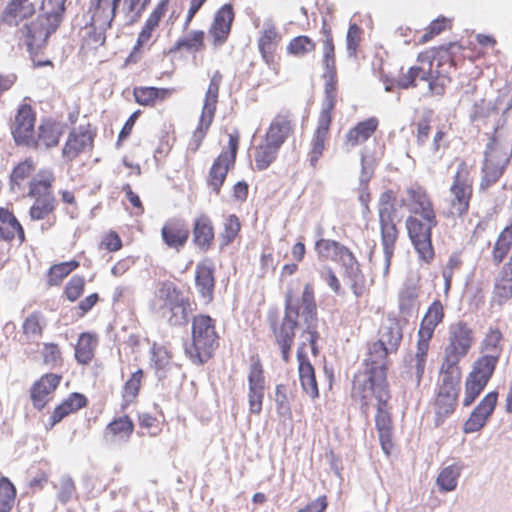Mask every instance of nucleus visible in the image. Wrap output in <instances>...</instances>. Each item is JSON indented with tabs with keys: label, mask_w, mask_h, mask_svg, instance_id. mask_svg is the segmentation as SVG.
<instances>
[{
	"label": "nucleus",
	"mask_w": 512,
	"mask_h": 512,
	"mask_svg": "<svg viewBox=\"0 0 512 512\" xmlns=\"http://www.w3.org/2000/svg\"><path fill=\"white\" fill-rule=\"evenodd\" d=\"M465 47L457 41L427 48L417 54L416 65L401 72L396 83L401 89L415 88L417 81L428 83L431 96H442L452 82V73L464 61Z\"/></svg>",
	"instance_id": "f257e3e1"
},
{
	"label": "nucleus",
	"mask_w": 512,
	"mask_h": 512,
	"mask_svg": "<svg viewBox=\"0 0 512 512\" xmlns=\"http://www.w3.org/2000/svg\"><path fill=\"white\" fill-rule=\"evenodd\" d=\"M351 399L365 416H368L371 406L375 405V427L381 447L385 454L389 455L393 448L394 425L387 375L382 372L359 371L353 379Z\"/></svg>",
	"instance_id": "f03ea898"
},
{
	"label": "nucleus",
	"mask_w": 512,
	"mask_h": 512,
	"mask_svg": "<svg viewBox=\"0 0 512 512\" xmlns=\"http://www.w3.org/2000/svg\"><path fill=\"white\" fill-rule=\"evenodd\" d=\"M322 63L325 68L324 99L307 151V161L313 169L318 168L319 161L329 146L338 93L336 58H322Z\"/></svg>",
	"instance_id": "7ed1b4c3"
},
{
	"label": "nucleus",
	"mask_w": 512,
	"mask_h": 512,
	"mask_svg": "<svg viewBox=\"0 0 512 512\" xmlns=\"http://www.w3.org/2000/svg\"><path fill=\"white\" fill-rule=\"evenodd\" d=\"M445 307L440 299H435L423 315L416 335L415 352L407 361V374L412 383L419 387L428 361L431 342L437 327L445 319Z\"/></svg>",
	"instance_id": "20e7f679"
},
{
	"label": "nucleus",
	"mask_w": 512,
	"mask_h": 512,
	"mask_svg": "<svg viewBox=\"0 0 512 512\" xmlns=\"http://www.w3.org/2000/svg\"><path fill=\"white\" fill-rule=\"evenodd\" d=\"M396 200L397 193L392 189H387L380 194L377 205L380 241L383 248L386 272L390 268L400 235Z\"/></svg>",
	"instance_id": "39448f33"
},
{
	"label": "nucleus",
	"mask_w": 512,
	"mask_h": 512,
	"mask_svg": "<svg viewBox=\"0 0 512 512\" xmlns=\"http://www.w3.org/2000/svg\"><path fill=\"white\" fill-rule=\"evenodd\" d=\"M474 344L475 332L468 322L459 320L450 324L439 369L462 374L460 362L470 353Z\"/></svg>",
	"instance_id": "423d86ee"
},
{
	"label": "nucleus",
	"mask_w": 512,
	"mask_h": 512,
	"mask_svg": "<svg viewBox=\"0 0 512 512\" xmlns=\"http://www.w3.org/2000/svg\"><path fill=\"white\" fill-rule=\"evenodd\" d=\"M439 376L435 394L431 401L435 427L443 425L456 411L462 374L439 369Z\"/></svg>",
	"instance_id": "0eeeda50"
},
{
	"label": "nucleus",
	"mask_w": 512,
	"mask_h": 512,
	"mask_svg": "<svg viewBox=\"0 0 512 512\" xmlns=\"http://www.w3.org/2000/svg\"><path fill=\"white\" fill-rule=\"evenodd\" d=\"M473 172V164L464 159L458 161L449 188L448 216L463 217L469 212L474 192Z\"/></svg>",
	"instance_id": "6e6552de"
},
{
	"label": "nucleus",
	"mask_w": 512,
	"mask_h": 512,
	"mask_svg": "<svg viewBox=\"0 0 512 512\" xmlns=\"http://www.w3.org/2000/svg\"><path fill=\"white\" fill-rule=\"evenodd\" d=\"M217 346V334L209 316L198 315L192 323V341L185 346L187 356L197 364H203Z\"/></svg>",
	"instance_id": "1a4fd4ad"
},
{
	"label": "nucleus",
	"mask_w": 512,
	"mask_h": 512,
	"mask_svg": "<svg viewBox=\"0 0 512 512\" xmlns=\"http://www.w3.org/2000/svg\"><path fill=\"white\" fill-rule=\"evenodd\" d=\"M438 225L437 216L416 217L409 215L405 220L407 235L418 254V258L430 264L435 258L432 230Z\"/></svg>",
	"instance_id": "9d476101"
},
{
	"label": "nucleus",
	"mask_w": 512,
	"mask_h": 512,
	"mask_svg": "<svg viewBox=\"0 0 512 512\" xmlns=\"http://www.w3.org/2000/svg\"><path fill=\"white\" fill-rule=\"evenodd\" d=\"M43 15H39L30 24L25 25L27 45L30 49L42 48L51 34L59 27L62 21V9L56 8V12L49 6V2H42Z\"/></svg>",
	"instance_id": "9b49d317"
},
{
	"label": "nucleus",
	"mask_w": 512,
	"mask_h": 512,
	"mask_svg": "<svg viewBox=\"0 0 512 512\" xmlns=\"http://www.w3.org/2000/svg\"><path fill=\"white\" fill-rule=\"evenodd\" d=\"M497 360L491 357L480 356L473 364L464 383L463 407H470L479 397L492 378L498 365Z\"/></svg>",
	"instance_id": "f8f14e48"
},
{
	"label": "nucleus",
	"mask_w": 512,
	"mask_h": 512,
	"mask_svg": "<svg viewBox=\"0 0 512 512\" xmlns=\"http://www.w3.org/2000/svg\"><path fill=\"white\" fill-rule=\"evenodd\" d=\"M497 360L491 357L480 356L473 364L464 383L463 407H470L479 397L492 378L498 365Z\"/></svg>",
	"instance_id": "ddd939ff"
},
{
	"label": "nucleus",
	"mask_w": 512,
	"mask_h": 512,
	"mask_svg": "<svg viewBox=\"0 0 512 512\" xmlns=\"http://www.w3.org/2000/svg\"><path fill=\"white\" fill-rule=\"evenodd\" d=\"M510 162V154L504 151L497 143L488 145L482 167V178L479 184L480 191H486L494 185L504 174Z\"/></svg>",
	"instance_id": "4468645a"
},
{
	"label": "nucleus",
	"mask_w": 512,
	"mask_h": 512,
	"mask_svg": "<svg viewBox=\"0 0 512 512\" xmlns=\"http://www.w3.org/2000/svg\"><path fill=\"white\" fill-rule=\"evenodd\" d=\"M52 181V173L44 171L39 179H34L30 184L29 195L36 198L30 209V217L33 220L45 218L54 209V196L49 190Z\"/></svg>",
	"instance_id": "2eb2a0df"
},
{
	"label": "nucleus",
	"mask_w": 512,
	"mask_h": 512,
	"mask_svg": "<svg viewBox=\"0 0 512 512\" xmlns=\"http://www.w3.org/2000/svg\"><path fill=\"white\" fill-rule=\"evenodd\" d=\"M238 150V136L229 134L228 149L223 151L213 162L207 177L208 186L218 194L228 171L234 167Z\"/></svg>",
	"instance_id": "dca6fc26"
},
{
	"label": "nucleus",
	"mask_w": 512,
	"mask_h": 512,
	"mask_svg": "<svg viewBox=\"0 0 512 512\" xmlns=\"http://www.w3.org/2000/svg\"><path fill=\"white\" fill-rule=\"evenodd\" d=\"M282 34L274 23H265L258 38V49L262 59L272 71L273 76L280 72V56L277 54Z\"/></svg>",
	"instance_id": "f3484780"
},
{
	"label": "nucleus",
	"mask_w": 512,
	"mask_h": 512,
	"mask_svg": "<svg viewBox=\"0 0 512 512\" xmlns=\"http://www.w3.org/2000/svg\"><path fill=\"white\" fill-rule=\"evenodd\" d=\"M221 82V75L216 73L210 80L209 87L206 91L205 100L203 104L202 114L200 117L199 125L193 134V138L196 141V148L199 147L202 139L205 136L206 131L210 127L216 105L218 101L219 86Z\"/></svg>",
	"instance_id": "a211bd4d"
},
{
	"label": "nucleus",
	"mask_w": 512,
	"mask_h": 512,
	"mask_svg": "<svg viewBox=\"0 0 512 512\" xmlns=\"http://www.w3.org/2000/svg\"><path fill=\"white\" fill-rule=\"evenodd\" d=\"M298 314L297 310L287 308L282 321L279 324L276 322L272 323L275 340L281 350L282 359L285 363L290 361V352L294 342Z\"/></svg>",
	"instance_id": "6ab92c4d"
},
{
	"label": "nucleus",
	"mask_w": 512,
	"mask_h": 512,
	"mask_svg": "<svg viewBox=\"0 0 512 512\" xmlns=\"http://www.w3.org/2000/svg\"><path fill=\"white\" fill-rule=\"evenodd\" d=\"M498 402V392L487 393L478 405L472 410L463 424V432L470 434L480 431L493 414Z\"/></svg>",
	"instance_id": "aec40b11"
},
{
	"label": "nucleus",
	"mask_w": 512,
	"mask_h": 512,
	"mask_svg": "<svg viewBox=\"0 0 512 512\" xmlns=\"http://www.w3.org/2000/svg\"><path fill=\"white\" fill-rule=\"evenodd\" d=\"M403 204L410 215L416 217L437 216L431 195L421 185L416 184L406 189V199Z\"/></svg>",
	"instance_id": "412c9836"
},
{
	"label": "nucleus",
	"mask_w": 512,
	"mask_h": 512,
	"mask_svg": "<svg viewBox=\"0 0 512 512\" xmlns=\"http://www.w3.org/2000/svg\"><path fill=\"white\" fill-rule=\"evenodd\" d=\"M35 114L29 105H22L12 125V134L17 144L34 146L36 137L34 134Z\"/></svg>",
	"instance_id": "4be33fe9"
},
{
	"label": "nucleus",
	"mask_w": 512,
	"mask_h": 512,
	"mask_svg": "<svg viewBox=\"0 0 512 512\" xmlns=\"http://www.w3.org/2000/svg\"><path fill=\"white\" fill-rule=\"evenodd\" d=\"M315 250L319 256L338 262L344 268L356 267V257L353 252L336 240L319 239L315 243Z\"/></svg>",
	"instance_id": "5701e85b"
},
{
	"label": "nucleus",
	"mask_w": 512,
	"mask_h": 512,
	"mask_svg": "<svg viewBox=\"0 0 512 512\" xmlns=\"http://www.w3.org/2000/svg\"><path fill=\"white\" fill-rule=\"evenodd\" d=\"M298 374L303 391L311 399L319 397V388L315 375V368L306 353V343H301L297 349Z\"/></svg>",
	"instance_id": "b1692460"
},
{
	"label": "nucleus",
	"mask_w": 512,
	"mask_h": 512,
	"mask_svg": "<svg viewBox=\"0 0 512 512\" xmlns=\"http://www.w3.org/2000/svg\"><path fill=\"white\" fill-rule=\"evenodd\" d=\"M507 257L493 284L491 299L498 306H503L512 299V249Z\"/></svg>",
	"instance_id": "393cba45"
},
{
	"label": "nucleus",
	"mask_w": 512,
	"mask_h": 512,
	"mask_svg": "<svg viewBox=\"0 0 512 512\" xmlns=\"http://www.w3.org/2000/svg\"><path fill=\"white\" fill-rule=\"evenodd\" d=\"M294 131L295 123L292 114L278 113L271 121L264 139L280 148L294 134Z\"/></svg>",
	"instance_id": "a878e982"
},
{
	"label": "nucleus",
	"mask_w": 512,
	"mask_h": 512,
	"mask_svg": "<svg viewBox=\"0 0 512 512\" xmlns=\"http://www.w3.org/2000/svg\"><path fill=\"white\" fill-rule=\"evenodd\" d=\"M379 120L376 117H369L357 122L345 134L343 146L351 150L367 142L378 130Z\"/></svg>",
	"instance_id": "bb28decb"
},
{
	"label": "nucleus",
	"mask_w": 512,
	"mask_h": 512,
	"mask_svg": "<svg viewBox=\"0 0 512 512\" xmlns=\"http://www.w3.org/2000/svg\"><path fill=\"white\" fill-rule=\"evenodd\" d=\"M66 0H43L42 2H49V6L56 12L57 7H61L62 14L65 11ZM35 12V5L30 0H12L6 10L5 19L10 24H18L19 20L30 17Z\"/></svg>",
	"instance_id": "cd10ccee"
},
{
	"label": "nucleus",
	"mask_w": 512,
	"mask_h": 512,
	"mask_svg": "<svg viewBox=\"0 0 512 512\" xmlns=\"http://www.w3.org/2000/svg\"><path fill=\"white\" fill-rule=\"evenodd\" d=\"M378 343L396 353L403 340V326L395 315H389L378 330Z\"/></svg>",
	"instance_id": "c85d7f7f"
},
{
	"label": "nucleus",
	"mask_w": 512,
	"mask_h": 512,
	"mask_svg": "<svg viewBox=\"0 0 512 512\" xmlns=\"http://www.w3.org/2000/svg\"><path fill=\"white\" fill-rule=\"evenodd\" d=\"M92 143V132L88 128L80 126L69 133L67 141L62 149V156L67 161H71L87 148H90Z\"/></svg>",
	"instance_id": "c756f323"
},
{
	"label": "nucleus",
	"mask_w": 512,
	"mask_h": 512,
	"mask_svg": "<svg viewBox=\"0 0 512 512\" xmlns=\"http://www.w3.org/2000/svg\"><path fill=\"white\" fill-rule=\"evenodd\" d=\"M157 297L164 301L165 307L170 309L175 318V324L185 320L184 299L173 283H163L157 292Z\"/></svg>",
	"instance_id": "7c9ffc66"
},
{
	"label": "nucleus",
	"mask_w": 512,
	"mask_h": 512,
	"mask_svg": "<svg viewBox=\"0 0 512 512\" xmlns=\"http://www.w3.org/2000/svg\"><path fill=\"white\" fill-rule=\"evenodd\" d=\"M390 353H392L391 350H388L377 341L370 343L364 360V372H382L384 375H387L389 367L388 355Z\"/></svg>",
	"instance_id": "2f4dec72"
},
{
	"label": "nucleus",
	"mask_w": 512,
	"mask_h": 512,
	"mask_svg": "<svg viewBox=\"0 0 512 512\" xmlns=\"http://www.w3.org/2000/svg\"><path fill=\"white\" fill-rule=\"evenodd\" d=\"M134 424L128 416L110 422L104 432V439L110 445L127 443L133 433Z\"/></svg>",
	"instance_id": "473e14b6"
},
{
	"label": "nucleus",
	"mask_w": 512,
	"mask_h": 512,
	"mask_svg": "<svg viewBox=\"0 0 512 512\" xmlns=\"http://www.w3.org/2000/svg\"><path fill=\"white\" fill-rule=\"evenodd\" d=\"M234 19L232 6L229 4L221 7L215 14L213 24L210 28V34L213 36L214 45H222L231 29V24Z\"/></svg>",
	"instance_id": "72a5a7b5"
},
{
	"label": "nucleus",
	"mask_w": 512,
	"mask_h": 512,
	"mask_svg": "<svg viewBox=\"0 0 512 512\" xmlns=\"http://www.w3.org/2000/svg\"><path fill=\"white\" fill-rule=\"evenodd\" d=\"M504 334L499 327L490 326L480 342L481 356L499 361L504 350Z\"/></svg>",
	"instance_id": "f704fd0d"
},
{
	"label": "nucleus",
	"mask_w": 512,
	"mask_h": 512,
	"mask_svg": "<svg viewBox=\"0 0 512 512\" xmlns=\"http://www.w3.org/2000/svg\"><path fill=\"white\" fill-rule=\"evenodd\" d=\"M61 380V376L57 374H46L37 381L31 390V398L34 406L41 409L49 400V396L57 388Z\"/></svg>",
	"instance_id": "c9c22d12"
},
{
	"label": "nucleus",
	"mask_w": 512,
	"mask_h": 512,
	"mask_svg": "<svg viewBox=\"0 0 512 512\" xmlns=\"http://www.w3.org/2000/svg\"><path fill=\"white\" fill-rule=\"evenodd\" d=\"M421 290L420 278H409L405 281L398 297L399 312L410 315L416 306Z\"/></svg>",
	"instance_id": "e433bc0d"
},
{
	"label": "nucleus",
	"mask_w": 512,
	"mask_h": 512,
	"mask_svg": "<svg viewBox=\"0 0 512 512\" xmlns=\"http://www.w3.org/2000/svg\"><path fill=\"white\" fill-rule=\"evenodd\" d=\"M512 249V215L506 226L496 238L491 250V260L495 266H499L508 256Z\"/></svg>",
	"instance_id": "4c0bfd02"
},
{
	"label": "nucleus",
	"mask_w": 512,
	"mask_h": 512,
	"mask_svg": "<svg viewBox=\"0 0 512 512\" xmlns=\"http://www.w3.org/2000/svg\"><path fill=\"white\" fill-rule=\"evenodd\" d=\"M162 238L166 245L171 248L179 249L189 237V230L180 220L168 221L161 230Z\"/></svg>",
	"instance_id": "58836bf2"
},
{
	"label": "nucleus",
	"mask_w": 512,
	"mask_h": 512,
	"mask_svg": "<svg viewBox=\"0 0 512 512\" xmlns=\"http://www.w3.org/2000/svg\"><path fill=\"white\" fill-rule=\"evenodd\" d=\"M66 125L58 122H45L38 128L36 144L33 147L44 146L46 149L58 144L60 137L65 133Z\"/></svg>",
	"instance_id": "ea45409f"
},
{
	"label": "nucleus",
	"mask_w": 512,
	"mask_h": 512,
	"mask_svg": "<svg viewBox=\"0 0 512 512\" xmlns=\"http://www.w3.org/2000/svg\"><path fill=\"white\" fill-rule=\"evenodd\" d=\"M214 266L206 260L197 266L196 270V287L205 301L212 299L214 289Z\"/></svg>",
	"instance_id": "a19ab883"
},
{
	"label": "nucleus",
	"mask_w": 512,
	"mask_h": 512,
	"mask_svg": "<svg viewBox=\"0 0 512 512\" xmlns=\"http://www.w3.org/2000/svg\"><path fill=\"white\" fill-rule=\"evenodd\" d=\"M193 235L194 242L199 248L204 250L209 248L214 238V233L212 223L207 216L201 215L196 219Z\"/></svg>",
	"instance_id": "79ce46f5"
},
{
	"label": "nucleus",
	"mask_w": 512,
	"mask_h": 512,
	"mask_svg": "<svg viewBox=\"0 0 512 512\" xmlns=\"http://www.w3.org/2000/svg\"><path fill=\"white\" fill-rule=\"evenodd\" d=\"M86 405V398L79 393H73L68 399L62 402L53 412L51 425L60 422L68 414L77 411Z\"/></svg>",
	"instance_id": "37998d69"
},
{
	"label": "nucleus",
	"mask_w": 512,
	"mask_h": 512,
	"mask_svg": "<svg viewBox=\"0 0 512 512\" xmlns=\"http://www.w3.org/2000/svg\"><path fill=\"white\" fill-rule=\"evenodd\" d=\"M286 51L290 56L304 58L316 51V42L307 35H299L288 42Z\"/></svg>",
	"instance_id": "c03bdc74"
},
{
	"label": "nucleus",
	"mask_w": 512,
	"mask_h": 512,
	"mask_svg": "<svg viewBox=\"0 0 512 512\" xmlns=\"http://www.w3.org/2000/svg\"><path fill=\"white\" fill-rule=\"evenodd\" d=\"M452 26L453 20L451 18L445 17L443 15L438 16L436 19L432 20L425 28L424 33L418 39V44L423 45L432 41L443 32L451 30Z\"/></svg>",
	"instance_id": "a18cd8bd"
},
{
	"label": "nucleus",
	"mask_w": 512,
	"mask_h": 512,
	"mask_svg": "<svg viewBox=\"0 0 512 512\" xmlns=\"http://www.w3.org/2000/svg\"><path fill=\"white\" fill-rule=\"evenodd\" d=\"M96 346L97 338L95 335L90 333H82L79 336L78 343L75 347V357L78 362L83 364L88 363L94 355Z\"/></svg>",
	"instance_id": "49530a36"
},
{
	"label": "nucleus",
	"mask_w": 512,
	"mask_h": 512,
	"mask_svg": "<svg viewBox=\"0 0 512 512\" xmlns=\"http://www.w3.org/2000/svg\"><path fill=\"white\" fill-rule=\"evenodd\" d=\"M461 470L462 467L458 464H452L443 468L436 479L440 491L450 492L455 490Z\"/></svg>",
	"instance_id": "de8ad7c7"
},
{
	"label": "nucleus",
	"mask_w": 512,
	"mask_h": 512,
	"mask_svg": "<svg viewBox=\"0 0 512 512\" xmlns=\"http://www.w3.org/2000/svg\"><path fill=\"white\" fill-rule=\"evenodd\" d=\"M120 1L121 0H113L111 17L107 23V27L111 26V22L115 16L116 9ZM149 2L150 0H123L124 10L127 14L130 15L131 22L137 21L140 18L142 12L145 10Z\"/></svg>",
	"instance_id": "09e8293b"
},
{
	"label": "nucleus",
	"mask_w": 512,
	"mask_h": 512,
	"mask_svg": "<svg viewBox=\"0 0 512 512\" xmlns=\"http://www.w3.org/2000/svg\"><path fill=\"white\" fill-rule=\"evenodd\" d=\"M171 94L169 89L155 87H139L134 89V97L140 105H153L157 99H165Z\"/></svg>",
	"instance_id": "8fccbe9b"
},
{
	"label": "nucleus",
	"mask_w": 512,
	"mask_h": 512,
	"mask_svg": "<svg viewBox=\"0 0 512 512\" xmlns=\"http://www.w3.org/2000/svg\"><path fill=\"white\" fill-rule=\"evenodd\" d=\"M301 302L303 306L302 315L305 316V321L308 324H316L317 309L314 300V290L310 284L304 286Z\"/></svg>",
	"instance_id": "3c124183"
},
{
	"label": "nucleus",
	"mask_w": 512,
	"mask_h": 512,
	"mask_svg": "<svg viewBox=\"0 0 512 512\" xmlns=\"http://www.w3.org/2000/svg\"><path fill=\"white\" fill-rule=\"evenodd\" d=\"M16 496L14 485L6 478H0V512H10Z\"/></svg>",
	"instance_id": "603ef678"
},
{
	"label": "nucleus",
	"mask_w": 512,
	"mask_h": 512,
	"mask_svg": "<svg viewBox=\"0 0 512 512\" xmlns=\"http://www.w3.org/2000/svg\"><path fill=\"white\" fill-rule=\"evenodd\" d=\"M54 488L57 490V499L62 504L69 502L76 490L74 481L69 475H62L54 484Z\"/></svg>",
	"instance_id": "864d4df0"
},
{
	"label": "nucleus",
	"mask_w": 512,
	"mask_h": 512,
	"mask_svg": "<svg viewBox=\"0 0 512 512\" xmlns=\"http://www.w3.org/2000/svg\"><path fill=\"white\" fill-rule=\"evenodd\" d=\"M345 273L351 281V289L356 297H360L365 292V278L361 272L360 264L356 259V267H345Z\"/></svg>",
	"instance_id": "5fc2aeb1"
},
{
	"label": "nucleus",
	"mask_w": 512,
	"mask_h": 512,
	"mask_svg": "<svg viewBox=\"0 0 512 512\" xmlns=\"http://www.w3.org/2000/svg\"><path fill=\"white\" fill-rule=\"evenodd\" d=\"M78 267V262L69 261L54 265L50 268L48 274V283L50 285H58L64 277Z\"/></svg>",
	"instance_id": "6e6d98bb"
},
{
	"label": "nucleus",
	"mask_w": 512,
	"mask_h": 512,
	"mask_svg": "<svg viewBox=\"0 0 512 512\" xmlns=\"http://www.w3.org/2000/svg\"><path fill=\"white\" fill-rule=\"evenodd\" d=\"M363 30L356 23L350 24L346 35V46L349 56L356 57L362 41Z\"/></svg>",
	"instance_id": "4d7b16f0"
},
{
	"label": "nucleus",
	"mask_w": 512,
	"mask_h": 512,
	"mask_svg": "<svg viewBox=\"0 0 512 512\" xmlns=\"http://www.w3.org/2000/svg\"><path fill=\"white\" fill-rule=\"evenodd\" d=\"M279 149V147L264 140L258 148V169L267 168L276 159Z\"/></svg>",
	"instance_id": "13d9d810"
},
{
	"label": "nucleus",
	"mask_w": 512,
	"mask_h": 512,
	"mask_svg": "<svg viewBox=\"0 0 512 512\" xmlns=\"http://www.w3.org/2000/svg\"><path fill=\"white\" fill-rule=\"evenodd\" d=\"M204 33L202 31H194L178 39L173 50H199L203 45Z\"/></svg>",
	"instance_id": "bf43d9fd"
},
{
	"label": "nucleus",
	"mask_w": 512,
	"mask_h": 512,
	"mask_svg": "<svg viewBox=\"0 0 512 512\" xmlns=\"http://www.w3.org/2000/svg\"><path fill=\"white\" fill-rule=\"evenodd\" d=\"M43 330V319L40 314L33 313L29 315L23 323L24 334L32 339L39 337Z\"/></svg>",
	"instance_id": "052dcab7"
},
{
	"label": "nucleus",
	"mask_w": 512,
	"mask_h": 512,
	"mask_svg": "<svg viewBox=\"0 0 512 512\" xmlns=\"http://www.w3.org/2000/svg\"><path fill=\"white\" fill-rule=\"evenodd\" d=\"M431 111L425 112L421 118L415 123L416 125V138L419 144H424L429 138L431 130Z\"/></svg>",
	"instance_id": "680f3d73"
},
{
	"label": "nucleus",
	"mask_w": 512,
	"mask_h": 512,
	"mask_svg": "<svg viewBox=\"0 0 512 512\" xmlns=\"http://www.w3.org/2000/svg\"><path fill=\"white\" fill-rule=\"evenodd\" d=\"M142 376V370H138L134 372L130 379L125 383L123 397L127 401H131L138 394Z\"/></svg>",
	"instance_id": "e2e57ef3"
},
{
	"label": "nucleus",
	"mask_w": 512,
	"mask_h": 512,
	"mask_svg": "<svg viewBox=\"0 0 512 512\" xmlns=\"http://www.w3.org/2000/svg\"><path fill=\"white\" fill-rule=\"evenodd\" d=\"M240 229V223L235 215H229L224 223V232L222 238L224 244H229L237 235Z\"/></svg>",
	"instance_id": "0e129e2a"
},
{
	"label": "nucleus",
	"mask_w": 512,
	"mask_h": 512,
	"mask_svg": "<svg viewBox=\"0 0 512 512\" xmlns=\"http://www.w3.org/2000/svg\"><path fill=\"white\" fill-rule=\"evenodd\" d=\"M84 289V279L74 276L70 279L66 286V295L70 301H75L82 294Z\"/></svg>",
	"instance_id": "69168bd1"
},
{
	"label": "nucleus",
	"mask_w": 512,
	"mask_h": 512,
	"mask_svg": "<svg viewBox=\"0 0 512 512\" xmlns=\"http://www.w3.org/2000/svg\"><path fill=\"white\" fill-rule=\"evenodd\" d=\"M320 277L328 284L335 294L343 292L340 281L331 267H324L320 272Z\"/></svg>",
	"instance_id": "338daca9"
},
{
	"label": "nucleus",
	"mask_w": 512,
	"mask_h": 512,
	"mask_svg": "<svg viewBox=\"0 0 512 512\" xmlns=\"http://www.w3.org/2000/svg\"><path fill=\"white\" fill-rule=\"evenodd\" d=\"M328 507V498L326 495H321L315 500L307 503L304 507L296 512H325Z\"/></svg>",
	"instance_id": "774afa93"
}]
</instances>
